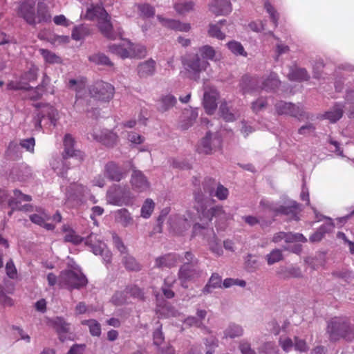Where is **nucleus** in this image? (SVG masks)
Instances as JSON below:
<instances>
[{"label":"nucleus","instance_id":"13d9d810","mask_svg":"<svg viewBox=\"0 0 354 354\" xmlns=\"http://www.w3.org/2000/svg\"><path fill=\"white\" fill-rule=\"evenodd\" d=\"M264 7L267 12L270 15V19L273 23L274 28H276L277 26L279 19V15L277 12L274 10V7L270 3L268 0H265Z\"/></svg>","mask_w":354,"mask_h":354},{"label":"nucleus","instance_id":"a19ab883","mask_svg":"<svg viewBox=\"0 0 354 354\" xmlns=\"http://www.w3.org/2000/svg\"><path fill=\"white\" fill-rule=\"evenodd\" d=\"M243 327L237 324L231 323L224 330V337L225 338H236L243 335Z\"/></svg>","mask_w":354,"mask_h":354},{"label":"nucleus","instance_id":"6e6d98bb","mask_svg":"<svg viewBox=\"0 0 354 354\" xmlns=\"http://www.w3.org/2000/svg\"><path fill=\"white\" fill-rule=\"evenodd\" d=\"M220 112L221 113L222 117L227 122H232L235 120V115L230 110V107L227 104L224 102H222L220 105Z\"/></svg>","mask_w":354,"mask_h":354},{"label":"nucleus","instance_id":"9d476101","mask_svg":"<svg viewBox=\"0 0 354 354\" xmlns=\"http://www.w3.org/2000/svg\"><path fill=\"white\" fill-rule=\"evenodd\" d=\"M31 200L30 196L24 194L18 189H15L13 196H10L8 202V206L11 209L8 213V216H11L15 210L25 212L32 211V207L31 205L21 204L22 202H29Z\"/></svg>","mask_w":354,"mask_h":354},{"label":"nucleus","instance_id":"423d86ee","mask_svg":"<svg viewBox=\"0 0 354 354\" xmlns=\"http://www.w3.org/2000/svg\"><path fill=\"white\" fill-rule=\"evenodd\" d=\"M109 50L122 59L142 58L147 54V50L144 46L133 44L129 40H122L118 44L109 45Z\"/></svg>","mask_w":354,"mask_h":354},{"label":"nucleus","instance_id":"338daca9","mask_svg":"<svg viewBox=\"0 0 354 354\" xmlns=\"http://www.w3.org/2000/svg\"><path fill=\"white\" fill-rule=\"evenodd\" d=\"M19 145L26 151L33 153L35 145V138L31 137L26 139H22L20 140Z\"/></svg>","mask_w":354,"mask_h":354},{"label":"nucleus","instance_id":"09e8293b","mask_svg":"<svg viewBox=\"0 0 354 354\" xmlns=\"http://www.w3.org/2000/svg\"><path fill=\"white\" fill-rule=\"evenodd\" d=\"M39 53L48 64H54L62 62V58L49 50L41 48Z\"/></svg>","mask_w":354,"mask_h":354},{"label":"nucleus","instance_id":"e433bc0d","mask_svg":"<svg viewBox=\"0 0 354 354\" xmlns=\"http://www.w3.org/2000/svg\"><path fill=\"white\" fill-rule=\"evenodd\" d=\"M222 288L221 277L217 273H213L206 285L202 289V294L207 295L211 294L214 289Z\"/></svg>","mask_w":354,"mask_h":354},{"label":"nucleus","instance_id":"6ab92c4d","mask_svg":"<svg viewBox=\"0 0 354 354\" xmlns=\"http://www.w3.org/2000/svg\"><path fill=\"white\" fill-rule=\"evenodd\" d=\"M131 184L133 189L138 192H145L150 187V183L144 174L136 169L131 174Z\"/></svg>","mask_w":354,"mask_h":354},{"label":"nucleus","instance_id":"2f4dec72","mask_svg":"<svg viewBox=\"0 0 354 354\" xmlns=\"http://www.w3.org/2000/svg\"><path fill=\"white\" fill-rule=\"evenodd\" d=\"M176 103L177 100L173 95H162L157 102V109L159 112L165 113L173 108Z\"/></svg>","mask_w":354,"mask_h":354},{"label":"nucleus","instance_id":"7ed1b4c3","mask_svg":"<svg viewBox=\"0 0 354 354\" xmlns=\"http://www.w3.org/2000/svg\"><path fill=\"white\" fill-rule=\"evenodd\" d=\"M180 262H183V264L178 270V279L182 287L187 288L188 282L195 281L200 278L203 274V270L198 266V260L191 252H185Z\"/></svg>","mask_w":354,"mask_h":354},{"label":"nucleus","instance_id":"bf43d9fd","mask_svg":"<svg viewBox=\"0 0 354 354\" xmlns=\"http://www.w3.org/2000/svg\"><path fill=\"white\" fill-rule=\"evenodd\" d=\"M279 345L281 347L283 351L288 353L293 348L294 343L292 339L286 335L280 336L279 339Z\"/></svg>","mask_w":354,"mask_h":354},{"label":"nucleus","instance_id":"1a4fd4ad","mask_svg":"<svg viewBox=\"0 0 354 354\" xmlns=\"http://www.w3.org/2000/svg\"><path fill=\"white\" fill-rule=\"evenodd\" d=\"M209 65V62L203 60L197 53L190 55L184 62L185 68L189 77L196 81L200 79L201 73L206 71Z\"/></svg>","mask_w":354,"mask_h":354},{"label":"nucleus","instance_id":"6e6552de","mask_svg":"<svg viewBox=\"0 0 354 354\" xmlns=\"http://www.w3.org/2000/svg\"><path fill=\"white\" fill-rule=\"evenodd\" d=\"M58 119L57 110L52 106L46 105L41 109L37 110L32 122L35 129L40 130L41 129V123L42 121L44 125L52 124L55 127Z\"/></svg>","mask_w":354,"mask_h":354},{"label":"nucleus","instance_id":"5fc2aeb1","mask_svg":"<svg viewBox=\"0 0 354 354\" xmlns=\"http://www.w3.org/2000/svg\"><path fill=\"white\" fill-rule=\"evenodd\" d=\"M208 245L209 247V250L216 254L217 256H221L223 254V249L221 245L219 244V242L213 233V236L208 241Z\"/></svg>","mask_w":354,"mask_h":354},{"label":"nucleus","instance_id":"864d4df0","mask_svg":"<svg viewBox=\"0 0 354 354\" xmlns=\"http://www.w3.org/2000/svg\"><path fill=\"white\" fill-rule=\"evenodd\" d=\"M268 265H272L283 259V254L281 250L274 249L266 257Z\"/></svg>","mask_w":354,"mask_h":354},{"label":"nucleus","instance_id":"052dcab7","mask_svg":"<svg viewBox=\"0 0 354 354\" xmlns=\"http://www.w3.org/2000/svg\"><path fill=\"white\" fill-rule=\"evenodd\" d=\"M227 45L228 48L234 54L246 56L247 53L245 52L244 48L240 42L232 41L228 42Z\"/></svg>","mask_w":354,"mask_h":354},{"label":"nucleus","instance_id":"f03ea898","mask_svg":"<svg viewBox=\"0 0 354 354\" xmlns=\"http://www.w3.org/2000/svg\"><path fill=\"white\" fill-rule=\"evenodd\" d=\"M84 17L90 21H96L99 30L104 37L111 39L115 38L111 17L102 3L91 4L87 8Z\"/></svg>","mask_w":354,"mask_h":354},{"label":"nucleus","instance_id":"72a5a7b5","mask_svg":"<svg viewBox=\"0 0 354 354\" xmlns=\"http://www.w3.org/2000/svg\"><path fill=\"white\" fill-rule=\"evenodd\" d=\"M115 221L127 227L133 224L134 220L130 212L126 208L118 209L114 214Z\"/></svg>","mask_w":354,"mask_h":354},{"label":"nucleus","instance_id":"a878e982","mask_svg":"<svg viewBox=\"0 0 354 354\" xmlns=\"http://www.w3.org/2000/svg\"><path fill=\"white\" fill-rule=\"evenodd\" d=\"M182 257L177 254H168L156 259L155 266L160 268H171L180 262Z\"/></svg>","mask_w":354,"mask_h":354},{"label":"nucleus","instance_id":"79ce46f5","mask_svg":"<svg viewBox=\"0 0 354 354\" xmlns=\"http://www.w3.org/2000/svg\"><path fill=\"white\" fill-rule=\"evenodd\" d=\"M290 111L288 113V115L297 118L299 120L310 119L309 114L304 110V106L301 104H291Z\"/></svg>","mask_w":354,"mask_h":354},{"label":"nucleus","instance_id":"774afa93","mask_svg":"<svg viewBox=\"0 0 354 354\" xmlns=\"http://www.w3.org/2000/svg\"><path fill=\"white\" fill-rule=\"evenodd\" d=\"M289 47L281 43V42H279L276 44V48H275V50H274V53H275V55H274V59L275 61H279V57L284 55V54H286L289 52Z\"/></svg>","mask_w":354,"mask_h":354},{"label":"nucleus","instance_id":"0eeeda50","mask_svg":"<svg viewBox=\"0 0 354 354\" xmlns=\"http://www.w3.org/2000/svg\"><path fill=\"white\" fill-rule=\"evenodd\" d=\"M88 283L82 271H62L59 276V286L68 289H80Z\"/></svg>","mask_w":354,"mask_h":354},{"label":"nucleus","instance_id":"e2e57ef3","mask_svg":"<svg viewBox=\"0 0 354 354\" xmlns=\"http://www.w3.org/2000/svg\"><path fill=\"white\" fill-rule=\"evenodd\" d=\"M229 195L228 189L221 184H217L216 190L213 194L218 199L221 201L225 200Z\"/></svg>","mask_w":354,"mask_h":354},{"label":"nucleus","instance_id":"3c124183","mask_svg":"<svg viewBox=\"0 0 354 354\" xmlns=\"http://www.w3.org/2000/svg\"><path fill=\"white\" fill-rule=\"evenodd\" d=\"M140 15L143 18L153 17L155 15V9L149 3H140L136 5Z\"/></svg>","mask_w":354,"mask_h":354},{"label":"nucleus","instance_id":"412c9836","mask_svg":"<svg viewBox=\"0 0 354 354\" xmlns=\"http://www.w3.org/2000/svg\"><path fill=\"white\" fill-rule=\"evenodd\" d=\"M209 11L216 16L226 15L232 12L230 0H212L209 3Z\"/></svg>","mask_w":354,"mask_h":354},{"label":"nucleus","instance_id":"2eb2a0df","mask_svg":"<svg viewBox=\"0 0 354 354\" xmlns=\"http://www.w3.org/2000/svg\"><path fill=\"white\" fill-rule=\"evenodd\" d=\"M103 172L107 179L115 182L121 181L128 174L125 168L114 161L108 162L104 165Z\"/></svg>","mask_w":354,"mask_h":354},{"label":"nucleus","instance_id":"a211bd4d","mask_svg":"<svg viewBox=\"0 0 354 354\" xmlns=\"http://www.w3.org/2000/svg\"><path fill=\"white\" fill-rule=\"evenodd\" d=\"M73 146V138L70 134H66L64 138V150L62 155H64V157L70 158L79 163L83 160L84 154L80 151L75 150Z\"/></svg>","mask_w":354,"mask_h":354},{"label":"nucleus","instance_id":"473e14b6","mask_svg":"<svg viewBox=\"0 0 354 354\" xmlns=\"http://www.w3.org/2000/svg\"><path fill=\"white\" fill-rule=\"evenodd\" d=\"M239 86L243 93L259 89L260 88V78L245 75L242 77Z\"/></svg>","mask_w":354,"mask_h":354},{"label":"nucleus","instance_id":"4c0bfd02","mask_svg":"<svg viewBox=\"0 0 354 354\" xmlns=\"http://www.w3.org/2000/svg\"><path fill=\"white\" fill-rule=\"evenodd\" d=\"M287 77L289 80L297 82L307 81L310 78V75L305 68L297 66H291Z\"/></svg>","mask_w":354,"mask_h":354},{"label":"nucleus","instance_id":"58836bf2","mask_svg":"<svg viewBox=\"0 0 354 354\" xmlns=\"http://www.w3.org/2000/svg\"><path fill=\"white\" fill-rule=\"evenodd\" d=\"M68 87L71 89L75 90L77 92V99L75 102V105L77 107L81 103L82 100L80 99L82 97L81 93L83 90L85 89L86 84L83 80H77L75 79H71L68 82Z\"/></svg>","mask_w":354,"mask_h":354},{"label":"nucleus","instance_id":"aec40b11","mask_svg":"<svg viewBox=\"0 0 354 354\" xmlns=\"http://www.w3.org/2000/svg\"><path fill=\"white\" fill-rule=\"evenodd\" d=\"M218 98V93L216 89L210 88L205 91L203 104L207 113L211 115L214 113Z\"/></svg>","mask_w":354,"mask_h":354},{"label":"nucleus","instance_id":"f3484780","mask_svg":"<svg viewBox=\"0 0 354 354\" xmlns=\"http://www.w3.org/2000/svg\"><path fill=\"white\" fill-rule=\"evenodd\" d=\"M129 297L143 299L144 293L141 289L136 286H127L123 292H116L113 297V301L117 305H122L129 302Z\"/></svg>","mask_w":354,"mask_h":354},{"label":"nucleus","instance_id":"de8ad7c7","mask_svg":"<svg viewBox=\"0 0 354 354\" xmlns=\"http://www.w3.org/2000/svg\"><path fill=\"white\" fill-rule=\"evenodd\" d=\"M81 324L88 327L90 334L92 336L99 337L101 335V325L97 320L85 319L82 320Z\"/></svg>","mask_w":354,"mask_h":354},{"label":"nucleus","instance_id":"5701e85b","mask_svg":"<svg viewBox=\"0 0 354 354\" xmlns=\"http://www.w3.org/2000/svg\"><path fill=\"white\" fill-rule=\"evenodd\" d=\"M157 19L164 27L171 30L188 32L191 28L189 24L182 23L178 20L164 18L161 15H158Z\"/></svg>","mask_w":354,"mask_h":354},{"label":"nucleus","instance_id":"49530a36","mask_svg":"<svg viewBox=\"0 0 354 354\" xmlns=\"http://www.w3.org/2000/svg\"><path fill=\"white\" fill-rule=\"evenodd\" d=\"M88 60L97 65L113 66V63L109 58L103 53H97L93 54L88 57Z\"/></svg>","mask_w":354,"mask_h":354},{"label":"nucleus","instance_id":"cd10ccee","mask_svg":"<svg viewBox=\"0 0 354 354\" xmlns=\"http://www.w3.org/2000/svg\"><path fill=\"white\" fill-rule=\"evenodd\" d=\"M93 138L108 147L114 146L118 142V136L115 133L108 129H104L100 134L94 133Z\"/></svg>","mask_w":354,"mask_h":354},{"label":"nucleus","instance_id":"dca6fc26","mask_svg":"<svg viewBox=\"0 0 354 354\" xmlns=\"http://www.w3.org/2000/svg\"><path fill=\"white\" fill-rule=\"evenodd\" d=\"M260 205L263 207H267L270 209L276 212L277 214L286 215L290 220H299L298 215L301 209L299 204L295 201H290L288 205H281L278 208L270 207L268 202L265 201H261Z\"/></svg>","mask_w":354,"mask_h":354},{"label":"nucleus","instance_id":"f8f14e48","mask_svg":"<svg viewBox=\"0 0 354 354\" xmlns=\"http://www.w3.org/2000/svg\"><path fill=\"white\" fill-rule=\"evenodd\" d=\"M85 244L91 247L93 254L101 255L104 262H111V252L106 248L105 243L101 241L97 234L91 233L86 239Z\"/></svg>","mask_w":354,"mask_h":354},{"label":"nucleus","instance_id":"c03bdc74","mask_svg":"<svg viewBox=\"0 0 354 354\" xmlns=\"http://www.w3.org/2000/svg\"><path fill=\"white\" fill-rule=\"evenodd\" d=\"M195 3L193 1H180L174 6L175 10L180 15H185L194 10Z\"/></svg>","mask_w":354,"mask_h":354},{"label":"nucleus","instance_id":"4d7b16f0","mask_svg":"<svg viewBox=\"0 0 354 354\" xmlns=\"http://www.w3.org/2000/svg\"><path fill=\"white\" fill-rule=\"evenodd\" d=\"M123 263L127 269L133 271L140 270V264L131 256H125L123 259Z\"/></svg>","mask_w":354,"mask_h":354},{"label":"nucleus","instance_id":"4be33fe9","mask_svg":"<svg viewBox=\"0 0 354 354\" xmlns=\"http://www.w3.org/2000/svg\"><path fill=\"white\" fill-rule=\"evenodd\" d=\"M19 13L28 24L35 25L37 23L34 1L23 2L19 7Z\"/></svg>","mask_w":354,"mask_h":354},{"label":"nucleus","instance_id":"680f3d73","mask_svg":"<svg viewBox=\"0 0 354 354\" xmlns=\"http://www.w3.org/2000/svg\"><path fill=\"white\" fill-rule=\"evenodd\" d=\"M284 277L299 278L302 276L301 269L299 267L290 266L284 269L283 273Z\"/></svg>","mask_w":354,"mask_h":354},{"label":"nucleus","instance_id":"20e7f679","mask_svg":"<svg viewBox=\"0 0 354 354\" xmlns=\"http://www.w3.org/2000/svg\"><path fill=\"white\" fill-rule=\"evenodd\" d=\"M326 333L329 339L336 342L341 338L346 341L354 339V328H353L348 319L344 317H334L327 325Z\"/></svg>","mask_w":354,"mask_h":354},{"label":"nucleus","instance_id":"a18cd8bd","mask_svg":"<svg viewBox=\"0 0 354 354\" xmlns=\"http://www.w3.org/2000/svg\"><path fill=\"white\" fill-rule=\"evenodd\" d=\"M90 34V29L88 26L80 25L75 26L71 34V37L75 41H80L84 39L86 36Z\"/></svg>","mask_w":354,"mask_h":354},{"label":"nucleus","instance_id":"39448f33","mask_svg":"<svg viewBox=\"0 0 354 354\" xmlns=\"http://www.w3.org/2000/svg\"><path fill=\"white\" fill-rule=\"evenodd\" d=\"M106 200L107 203L115 206L131 205L133 196L127 185L113 184L106 191Z\"/></svg>","mask_w":354,"mask_h":354},{"label":"nucleus","instance_id":"f257e3e1","mask_svg":"<svg viewBox=\"0 0 354 354\" xmlns=\"http://www.w3.org/2000/svg\"><path fill=\"white\" fill-rule=\"evenodd\" d=\"M216 185L217 183L214 179L205 178L203 183L204 193L201 191L194 193V199L196 203V209L202 222V223H196L194 225L193 234L195 236L202 234L204 230L213 233L212 230L207 228L208 224L213 217L219 218L221 220H225L228 218V215L225 212L222 206L216 205L209 209L207 207L209 199L205 196V194H208L209 196H212Z\"/></svg>","mask_w":354,"mask_h":354},{"label":"nucleus","instance_id":"c9c22d12","mask_svg":"<svg viewBox=\"0 0 354 354\" xmlns=\"http://www.w3.org/2000/svg\"><path fill=\"white\" fill-rule=\"evenodd\" d=\"M54 328L59 334V339L62 342L66 339V335L69 332L70 324L61 317H57L52 321Z\"/></svg>","mask_w":354,"mask_h":354},{"label":"nucleus","instance_id":"f704fd0d","mask_svg":"<svg viewBox=\"0 0 354 354\" xmlns=\"http://www.w3.org/2000/svg\"><path fill=\"white\" fill-rule=\"evenodd\" d=\"M203 60L217 61L221 57L220 53L215 50V49L209 45H205L198 48L197 52Z\"/></svg>","mask_w":354,"mask_h":354},{"label":"nucleus","instance_id":"ddd939ff","mask_svg":"<svg viewBox=\"0 0 354 354\" xmlns=\"http://www.w3.org/2000/svg\"><path fill=\"white\" fill-rule=\"evenodd\" d=\"M221 143V138L217 133L207 132L199 142L197 151L200 153L210 154L220 147Z\"/></svg>","mask_w":354,"mask_h":354},{"label":"nucleus","instance_id":"bb28decb","mask_svg":"<svg viewBox=\"0 0 354 354\" xmlns=\"http://www.w3.org/2000/svg\"><path fill=\"white\" fill-rule=\"evenodd\" d=\"M50 218V216L41 209L37 210V213L30 215V220L33 223L40 225L48 230H52L55 227L54 225L46 223Z\"/></svg>","mask_w":354,"mask_h":354},{"label":"nucleus","instance_id":"b1692460","mask_svg":"<svg viewBox=\"0 0 354 354\" xmlns=\"http://www.w3.org/2000/svg\"><path fill=\"white\" fill-rule=\"evenodd\" d=\"M280 84L279 76L274 72H270L268 76L260 78V88L267 91H275Z\"/></svg>","mask_w":354,"mask_h":354},{"label":"nucleus","instance_id":"69168bd1","mask_svg":"<svg viewBox=\"0 0 354 354\" xmlns=\"http://www.w3.org/2000/svg\"><path fill=\"white\" fill-rule=\"evenodd\" d=\"M290 102H286L280 101L275 104V109L278 114L279 115H288L291 106Z\"/></svg>","mask_w":354,"mask_h":354},{"label":"nucleus","instance_id":"37998d69","mask_svg":"<svg viewBox=\"0 0 354 354\" xmlns=\"http://www.w3.org/2000/svg\"><path fill=\"white\" fill-rule=\"evenodd\" d=\"M37 22H48L51 19L48 6L44 2H39L37 4Z\"/></svg>","mask_w":354,"mask_h":354},{"label":"nucleus","instance_id":"0e129e2a","mask_svg":"<svg viewBox=\"0 0 354 354\" xmlns=\"http://www.w3.org/2000/svg\"><path fill=\"white\" fill-rule=\"evenodd\" d=\"M170 225L174 230H176L178 225H182L183 229H187L189 224L187 219L177 216L170 219Z\"/></svg>","mask_w":354,"mask_h":354},{"label":"nucleus","instance_id":"8fccbe9b","mask_svg":"<svg viewBox=\"0 0 354 354\" xmlns=\"http://www.w3.org/2000/svg\"><path fill=\"white\" fill-rule=\"evenodd\" d=\"M63 231L65 232L64 240L66 242L73 243L75 245L82 242L83 239L77 235L75 232L66 226L63 227Z\"/></svg>","mask_w":354,"mask_h":354},{"label":"nucleus","instance_id":"c756f323","mask_svg":"<svg viewBox=\"0 0 354 354\" xmlns=\"http://www.w3.org/2000/svg\"><path fill=\"white\" fill-rule=\"evenodd\" d=\"M344 113V106L337 103L328 111H326L321 115L322 119L328 120L331 123H335L339 120Z\"/></svg>","mask_w":354,"mask_h":354},{"label":"nucleus","instance_id":"c85d7f7f","mask_svg":"<svg viewBox=\"0 0 354 354\" xmlns=\"http://www.w3.org/2000/svg\"><path fill=\"white\" fill-rule=\"evenodd\" d=\"M156 71V62L149 59L140 62L137 67L138 75L141 78H146L154 75Z\"/></svg>","mask_w":354,"mask_h":354},{"label":"nucleus","instance_id":"603ef678","mask_svg":"<svg viewBox=\"0 0 354 354\" xmlns=\"http://www.w3.org/2000/svg\"><path fill=\"white\" fill-rule=\"evenodd\" d=\"M155 207V203L151 198H147L144 202L141 207V216L144 218H148L151 216Z\"/></svg>","mask_w":354,"mask_h":354},{"label":"nucleus","instance_id":"7c9ffc66","mask_svg":"<svg viewBox=\"0 0 354 354\" xmlns=\"http://www.w3.org/2000/svg\"><path fill=\"white\" fill-rule=\"evenodd\" d=\"M328 222L322 225L309 238L312 243L320 241L326 233L331 232L334 229V223L330 218H327Z\"/></svg>","mask_w":354,"mask_h":354},{"label":"nucleus","instance_id":"9b49d317","mask_svg":"<svg viewBox=\"0 0 354 354\" xmlns=\"http://www.w3.org/2000/svg\"><path fill=\"white\" fill-rule=\"evenodd\" d=\"M115 88L109 83L105 82H97L89 89L91 97L104 102L111 100L114 95Z\"/></svg>","mask_w":354,"mask_h":354},{"label":"nucleus","instance_id":"393cba45","mask_svg":"<svg viewBox=\"0 0 354 354\" xmlns=\"http://www.w3.org/2000/svg\"><path fill=\"white\" fill-rule=\"evenodd\" d=\"M70 158H65L64 155L61 158H55L50 163L53 169L58 176L64 177L67 170L71 165Z\"/></svg>","mask_w":354,"mask_h":354},{"label":"nucleus","instance_id":"ea45409f","mask_svg":"<svg viewBox=\"0 0 354 354\" xmlns=\"http://www.w3.org/2000/svg\"><path fill=\"white\" fill-rule=\"evenodd\" d=\"M225 19H222L216 24H210L208 29V34L210 37L223 40L225 37V33L221 32V28L226 24Z\"/></svg>","mask_w":354,"mask_h":354},{"label":"nucleus","instance_id":"4468645a","mask_svg":"<svg viewBox=\"0 0 354 354\" xmlns=\"http://www.w3.org/2000/svg\"><path fill=\"white\" fill-rule=\"evenodd\" d=\"M87 189L82 185L74 183L70 185L66 194V203L71 207L80 205L87 194Z\"/></svg>","mask_w":354,"mask_h":354}]
</instances>
